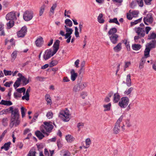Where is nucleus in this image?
Instances as JSON below:
<instances>
[{
	"label": "nucleus",
	"instance_id": "obj_1",
	"mask_svg": "<svg viewBox=\"0 0 156 156\" xmlns=\"http://www.w3.org/2000/svg\"><path fill=\"white\" fill-rule=\"evenodd\" d=\"M9 110L10 111V113L11 114L10 126L12 128L14 125L17 126L20 123V121L19 120L20 115L19 110L18 108H15L13 109L12 106L10 107L9 109Z\"/></svg>",
	"mask_w": 156,
	"mask_h": 156
},
{
	"label": "nucleus",
	"instance_id": "obj_2",
	"mask_svg": "<svg viewBox=\"0 0 156 156\" xmlns=\"http://www.w3.org/2000/svg\"><path fill=\"white\" fill-rule=\"evenodd\" d=\"M43 124L44 125L41 126V130L44 134L48 136L53 128V126L48 122H44Z\"/></svg>",
	"mask_w": 156,
	"mask_h": 156
},
{
	"label": "nucleus",
	"instance_id": "obj_3",
	"mask_svg": "<svg viewBox=\"0 0 156 156\" xmlns=\"http://www.w3.org/2000/svg\"><path fill=\"white\" fill-rule=\"evenodd\" d=\"M70 116L69 111L67 108L65 110H61L59 113V117L65 122H68L69 120Z\"/></svg>",
	"mask_w": 156,
	"mask_h": 156
},
{
	"label": "nucleus",
	"instance_id": "obj_4",
	"mask_svg": "<svg viewBox=\"0 0 156 156\" xmlns=\"http://www.w3.org/2000/svg\"><path fill=\"white\" fill-rule=\"evenodd\" d=\"M122 119L123 116H121L117 120L113 129V132L114 134H117L119 132L120 130V124Z\"/></svg>",
	"mask_w": 156,
	"mask_h": 156
},
{
	"label": "nucleus",
	"instance_id": "obj_5",
	"mask_svg": "<svg viewBox=\"0 0 156 156\" xmlns=\"http://www.w3.org/2000/svg\"><path fill=\"white\" fill-rule=\"evenodd\" d=\"M129 101V99L127 97L122 98L119 102V105L121 108H125L128 105Z\"/></svg>",
	"mask_w": 156,
	"mask_h": 156
},
{
	"label": "nucleus",
	"instance_id": "obj_6",
	"mask_svg": "<svg viewBox=\"0 0 156 156\" xmlns=\"http://www.w3.org/2000/svg\"><path fill=\"white\" fill-rule=\"evenodd\" d=\"M23 17L24 20L26 21L30 20L33 17L32 12L29 11H26L23 14Z\"/></svg>",
	"mask_w": 156,
	"mask_h": 156
},
{
	"label": "nucleus",
	"instance_id": "obj_7",
	"mask_svg": "<svg viewBox=\"0 0 156 156\" xmlns=\"http://www.w3.org/2000/svg\"><path fill=\"white\" fill-rule=\"evenodd\" d=\"M144 20L145 24L146 25H148L147 22L150 24L152 23L153 21L152 14L151 13L147 14L146 17L144 18Z\"/></svg>",
	"mask_w": 156,
	"mask_h": 156
},
{
	"label": "nucleus",
	"instance_id": "obj_8",
	"mask_svg": "<svg viewBox=\"0 0 156 156\" xmlns=\"http://www.w3.org/2000/svg\"><path fill=\"white\" fill-rule=\"evenodd\" d=\"M27 31V27L25 26L22 27L21 30L17 32V35L19 37H24Z\"/></svg>",
	"mask_w": 156,
	"mask_h": 156
},
{
	"label": "nucleus",
	"instance_id": "obj_9",
	"mask_svg": "<svg viewBox=\"0 0 156 156\" xmlns=\"http://www.w3.org/2000/svg\"><path fill=\"white\" fill-rule=\"evenodd\" d=\"M16 13L15 12L13 11L8 13L6 16V19L7 20H12L14 21L16 20Z\"/></svg>",
	"mask_w": 156,
	"mask_h": 156
},
{
	"label": "nucleus",
	"instance_id": "obj_10",
	"mask_svg": "<svg viewBox=\"0 0 156 156\" xmlns=\"http://www.w3.org/2000/svg\"><path fill=\"white\" fill-rule=\"evenodd\" d=\"M145 34V31L143 28L138 27L137 28V39L138 38L144 37Z\"/></svg>",
	"mask_w": 156,
	"mask_h": 156
},
{
	"label": "nucleus",
	"instance_id": "obj_11",
	"mask_svg": "<svg viewBox=\"0 0 156 156\" xmlns=\"http://www.w3.org/2000/svg\"><path fill=\"white\" fill-rule=\"evenodd\" d=\"M119 35L114 34L109 36V38L111 42L113 44H115L118 41Z\"/></svg>",
	"mask_w": 156,
	"mask_h": 156
},
{
	"label": "nucleus",
	"instance_id": "obj_12",
	"mask_svg": "<svg viewBox=\"0 0 156 156\" xmlns=\"http://www.w3.org/2000/svg\"><path fill=\"white\" fill-rule=\"evenodd\" d=\"M51 49L47 50L45 52L44 54L43 55V57L45 60H46L51 57Z\"/></svg>",
	"mask_w": 156,
	"mask_h": 156
},
{
	"label": "nucleus",
	"instance_id": "obj_13",
	"mask_svg": "<svg viewBox=\"0 0 156 156\" xmlns=\"http://www.w3.org/2000/svg\"><path fill=\"white\" fill-rule=\"evenodd\" d=\"M44 42L43 38L42 37H40L36 40L35 43L37 46L40 47L43 45Z\"/></svg>",
	"mask_w": 156,
	"mask_h": 156
},
{
	"label": "nucleus",
	"instance_id": "obj_14",
	"mask_svg": "<svg viewBox=\"0 0 156 156\" xmlns=\"http://www.w3.org/2000/svg\"><path fill=\"white\" fill-rule=\"evenodd\" d=\"M146 45L151 49L154 48L156 47V40H152L149 43H147Z\"/></svg>",
	"mask_w": 156,
	"mask_h": 156
},
{
	"label": "nucleus",
	"instance_id": "obj_15",
	"mask_svg": "<svg viewBox=\"0 0 156 156\" xmlns=\"http://www.w3.org/2000/svg\"><path fill=\"white\" fill-rule=\"evenodd\" d=\"M11 144V142H9L7 143H5L1 147V149H4L5 151H7L9 150V147H10Z\"/></svg>",
	"mask_w": 156,
	"mask_h": 156
},
{
	"label": "nucleus",
	"instance_id": "obj_16",
	"mask_svg": "<svg viewBox=\"0 0 156 156\" xmlns=\"http://www.w3.org/2000/svg\"><path fill=\"white\" fill-rule=\"evenodd\" d=\"M8 22L6 23L7 27V29H10L12 28L14 25V22L12 20H9Z\"/></svg>",
	"mask_w": 156,
	"mask_h": 156
},
{
	"label": "nucleus",
	"instance_id": "obj_17",
	"mask_svg": "<svg viewBox=\"0 0 156 156\" xmlns=\"http://www.w3.org/2000/svg\"><path fill=\"white\" fill-rule=\"evenodd\" d=\"M120 96L118 93H115L113 95V101L115 103L118 102L120 99Z\"/></svg>",
	"mask_w": 156,
	"mask_h": 156
},
{
	"label": "nucleus",
	"instance_id": "obj_18",
	"mask_svg": "<svg viewBox=\"0 0 156 156\" xmlns=\"http://www.w3.org/2000/svg\"><path fill=\"white\" fill-rule=\"evenodd\" d=\"M71 74V79L73 81L75 80L77 76V74L75 73L74 69H73L71 70L70 72Z\"/></svg>",
	"mask_w": 156,
	"mask_h": 156
},
{
	"label": "nucleus",
	"instance_id": "obj_19",
	"mask_svg": "<svg viewBox=\"0 0 156 156\" xmlns=\"http://www.w3.org/2000/svg\"><path fill=\"white\" fill-rule=\"evenodd\" d=\"M122 49V43H119L117 45L114 47V51L116 52L119 51Z\"/></svg>",
	"mask_w": 156,
	"mask_h": 156
},
{
	"label": "nucleus",
	"instance_id": "obj_20",
	"mask_svg": "<svg viewBox=\"0 0 156 156\" xmlns=\"http://www.w3.org/2000/svg\"><path fill=\"white\" fill-rule=\"evenodd\" d=\"M146 48L144 51V55L145 58L150 57V52L151 49L148 46H146Z\"/></svg>",
	"mask_w": 156,
	"mask_h": 156
},
{
	"label": "nucleus",
	"instance_id": "obj_21",
	"mask_svg": "<svg viewBox=\"0 0 156 156\" xmlns=\"http://www.w3.org/2000/svg\"><path fill=\"white\" fill-rule=\"evenodd\" d=\"M20 79V81H22L23 86H25L29 83L30 78L29 77L28 79H27V78L24 76L23 77L22 79Z\"/></svg>",
	"mask_w": 156,
	"mask_h": 156
},
{
	"label": "nucleus",
	"instance_id": "obj_22",
	"mask_svg": "<svg viewBox=\"0 0 156 156\" xmlns=\"http://www.w3.org/2000/svg\"><path fill=\"white\" fill-rule=\"evenodd\" d=\"M113 94V92L111 91L108 94V96L104 99V101L106 102H108L110 101V98L112 97Z\"/></svg>",
	"mask_w": 156,
	"mask_h": 156
},
{
	"label": "nucleus",
	"instance_id": "obj_23",
	"mask_svg": "<svg viewBox=\"0 0 156 156\" xmlns=\"http://www.w3.org/2000/svg\"><path fill=\"white\" fill-rule=\"evenodd\" d=\"M4 25L2 23H0V31L1 32L0 35L1 36H4L5 35V33L4 30Z\"/></svg>",
	"mask_w": 156,
	"mask_h": 156
},
{
	"label": "nucleus",
	"instance_id": "obj_24",
	"mask_svg": "<svg viewBox=\"0 0 156 156\" xmlns=\"http://www.w3.org/2000/svg\"><path fill=\"white\" fill-rule=\"evenodd\" d=\"M36 136L40 139H42L44 137V136L39 131L37 130L35 133Z\"/></svg>",
	"mask_w": 156,
	"mask_h": 156
},
{
	"label": "nucleus",
	"instance_id": "obj_25",
	"mask_svg": "<svg viewBox=\"0 0 156 156\" xmlns=\"http://www.w3.org/2000/svg\"><path fill=\"white\" fill-rule=\"evenodd\" d=\"M130 77L131 76L130 74L127 75L126 77V84L127 86L128 87L130 86L131 85Z\"/></svg>",
	"mask_w": 156,
	"mask_h": 156
},
{
	"label": "nucleus",
	"instance_id": "obj_26",
	"mask_svg": "<svg viewBox=\"0 0 156 156\" xmlns=\"http://www.w3.org/2000/svg\"><path fill=\"white\" fill-rule=\"evenodd\" d=\"M85 143L86 145L85 146H83V147L84 148L86 149L90 147V145L91 143L90 139L89 138H87L85 140Z\"/></svg>",
	"mask_w": 156,
	"mask_h": 156
},
{
	"label": "nucleus",
	"instance_id": "obj_27",
	"mask_svg": "<svg viewBox=\"0 0 156 156\" xmlns=\"http://www.w3.org/2000/svg\"><path fill=\"white\" fill-rule=\"evenodd\" d=\"M117 29L115 27L111 29L108 32V34L109 36L116 34L115 33L117 32Z\"/></svg>",
	"mask_w": 156,
	"mask_h": 156
},
{
	"label": "nucleus",
	"instance_id": "obj_28",
	"mask_svg": "<svg viewBox=\"0 0 156 156\" xmlns=\"http://www.w3.org/2000/svg\"><path fill=\"white\" fill-rule=\"evenodd\" d=\"M60 42V41L58 40H57L55 41L53 45L54 49L58 50L59 49Z\"/></svg>",
	"mask_w": 156,
	"mask_h": 156
},
{
	"label": "nucleus",
	"instance_id": "obj_29",
	"mask_svg": "<svg viewBox=\"0 0 156 156\" xmlns=\"http://www.w3.org/2000/svg\"><path fill=\"white\" fill-rule=\"evenodd\" d=\"M66 138L67 141L70 143L72 142L74 139V138L73 136L69 135H68L66 136Z\"/></svg>",
	"mask_w": 156,
	"mask_h": 156
},
{
	"label": "nucleus",
	"instance_id": "obj_30",
	"mask_svg": "<svg viewBox=\"0 0 156 156\" xmlns=\"http://www.w3.org/2000/svg\"><path fill=\"white\" fill-rule=\"evenodd\" d=\"M103 16L102 14L100 13L98 17V21L100 23H103L105 22L104 20L102 18Z\"/></svg>",
	"mask_w": 156,
	"mask_h": 156
},
{
	"label": "nucleus",
	"instance_id": "obj_31",
	"mask_svg": "<svg viewBox=\"0 0 156 156\" xmlns=\"http://www.w3.org/2000/svg\"><path fill=\"white\" fill-rule=\"evenodd\" d=\"M20 84V78H17V80L14 83L13 86L15 89H16L18 87Z\"/></svg>",
	"mask_w": 156,
	"mask_h": 156
},
{
	"label": "nucleus",
	"instance_id": "obj_32",
	"mask_svg": "<svg viewBox=\"0 0 156 156\" xmlns=\"http://www.w3.org/2000/svg\"><path fill=\"white\" fill-rule=\"evenodd\" d=\"M65 23L67 27L69 26V27H71L72 26L73 23L72 21L69 19H66L65 21Z\"/></svg>",
	"mask_w": 156,
	"mask_h": 156
},
{
	"label": "nucleus",
	"instance_id": "obj_33",
	"mask_svg": "<svg viewBox=\"0 0 156 156\" xmlns=\"http://www.w3.org/2000/svg\"><path fill=\"white\" fill-rule=\"evenodd\" d=\"M111 104L110 103H108L107 105H104L103 106L105 108L104 110V112L109 111L110 110Z\"/></svg>",
	"mask_w": 156,
	"mask_h": 156
},
{
	"label": "nucleus",
	"instance_id": "obj_34",
	"mask_svg": "<svg viewBox=\"0 0 156 156\" xmlns=\"http://www.w3.org/2000/svg\"><path fill=\"white\" fill-rule=\"evenodd\" d=\"M80 90H81L78 83L75 85L73 89V91L75 92H78Z\"/></svg>",
	"mask_w": 156,
	"mask_h": 156
},
{
	"label": "nucleus",
	"instance_id": "obj_35",
	"mask_svg": "<svg viewBox=\"0 0 156 156\" xmlns=\"http://www.w3.org/2000/svg\"><path fill=\"white\" fill-rule=\"evenodd\" d=\"M156 38V34L154 33H152L150 35H148L147 39L148 40L155 39Z\"/></svg>",
	"mask_w": 156,
	"mask_h": 156
},
{
	"label": "nucleus",
	"instance_id": "obj_36",
	"mask_svg": "<svg viewBox=\"0 0 156 156\" xmlns=\"http://www.w3.org/2000/svg\"><path fill=\"white\" fill-rule=\"evenodd\" d=\"M17 55V51H14L12 54L11 56L12 57L11 60L14 61L16 58Z\"/></svg>",
	"mask_w": 156,
	"mask_h": 156
},
{
	"label": "nucleus",
	"instance_id": "obj_37",
	"mask_svg": "<svg viewBox=\"0 0 156 156\" xmlns=\"http://www.w3.org/2000/svg\"><path fill=\"white\" fill-rule=\"evenodd\" d=\"M16 91L17 92H18L21 94L22 93H23V94H24L25 93L26 89L25 87H23L21 88L17 89L16 90Z\"/></svg>",
	"mask_w": 156,
	"mask_h": 156
},
{
	"label": "nucleus",
	"instance_id": "obj_38",
	"mask_svg": "<svg viewBox=\"0 0 156 156\" xmlns=\"http://www.w3.org/2000/svg\"><path fill=\"white\" fill-rule=\"evenodd\" d=\"M124 64V71H126V69L128 68L131 65V63L130 61H125Z\"/></svg>",
	"mask_w": 156,
	"mask_h": 156
},
{
	"label": "nucleus",
	"instance_id": "obj_39",
	"mask_svg": "<svg viewBox=\"0 0 156 156\" xmlns=\"http://www.w3.org/2000/svg\"><path fill=\"white\" fill-rule=\"evenodd\" d=\"M81 90L85 88L87 86V84L86 82L80 83H78Z\"/></svg>",
	"mask_w": 156,
	"mask_h": 156
},
{
	"label": "nucleus",
	"instance_id": "obj_40",
	"mask_svg": "<svg viewBox=\"0 0 156 156\" xmlns=\"http://www.w3.org/2000/svg\"><path fill=\"white\" fill-rule=\"evenodd\" d=\"M109 22L110 23H115L118 25H119V23L117 19L116 18H114L113 19H110L109 20Z\"/></svg>",
	"mask_w": 156,
	"mask_h": 156
},
{
	"label": "nucleus",
	"instance_id": "obj_41",
	"mask_svg": "<svg viewBox=\"0 0 156 156\" xmlns=\"http://www.w3.org/2000/svg\"><path fill=\"white\" fill-rule=\"evenodd\" d=\"M65 28L66 33L72 34L73 30L71 28H68L66 26H65Z\"/></svg>",
	"mask_w": 156,
	"mask_h": 156
},
{
	"label": "nucleus",
	"instance_id": "obj_42",
	"mask_svg": "<svg viewBox=\"0 0 156 156\" xmlns=\"http://www.w3.org/2000/svg\"><path fill=\"white\" fill-rule=\"evenodd\" d=\"M61 152L63 153V156H70V153L68 150H63L61 151Z\"/></svg>",
	"mask_w": 156,
	"mask_h": 156
},
{
	"label": "nucleus",
	"instance_id": "obj_43",
	"mask_svg": "<svg viewBox=\"0 0 156 156\" xmlns=\"http://www.w3.org/2000/svg\"><path fill=\"white\" fill-rule=\"evenodd\" d=\"M45 5H43L41 7L39 14L40 16H41L43 14L45 9Z\"/></svg>",
	"mask_w": 156,
	"mask_h": 156
},
{
	"label": "nucleus",
	"instance_id": "obj_44",
	"mask_svg": "<svg viewBox=\"0 0 156 156\" xmlns=\"http://www.w3.org/2000/svg\"><path fill=\"white\" fill-rule=\"evenodd\" d=\"M136 5V0H134L130 4V6L132 9H134L135 8Z\"/></svg>",
	"mask_w": 156,
	"mask_h": 156
},
{
	"label": "nucleus",
	"instance_id": "obj_45",
	"mask_svg": "<svg viewBox=\"0 0 156 156\" xmlns=\"http://www.w3.org/2000/svg\"><path fill=\"white\" fill-rule=\"evenodd\" d=\"M36 152L33 149H31L27 154V156H35Z\"/></svg>",
	"mask_w": 156,
	"mask_h": 156
},
{
	"label": "nucleus",
	"instance_id": "obj_46",
	"mask_svg": "<svg viewBox=\"0 0 156 156\" xmlns=\"http://www.w3.org/2000/svg\"><path fill=\"white\" fill-rule=\"evenodd\" d=\"M57 5L56 3L53 4L50 9V12L53 14L54 13V10L57 7Z\"/></svg>",
	"mask_w": 156,
	"mask_h": 156
},
{
	"label": "nucleus",
	"instance_id": "obj_47",
	"mask_svg": "<svg viewBox=\"0 0 156 156\" xmlns=\"http://www.w3.org/2000/svg\"><path fill=\"white\" fill-rule=\"evenodd\" d=\"M45 98L47 102V104H51V100L50 98V97L49 95L47 94L45 95Z\"/></svg>",
	"mask_w": 156,
	"mask_h": 156
},
{
	"label": "nucleus",
	"instance_id": "obj_48",
	"mask_svg": "<svg viewBox=\"0 0 156 156\" xmlns=\"http://www.w3.org/2000/svg\"><path fill=\"white\" fill-rule=\"evenodd\" d=\"M53 116V113L52 112H49L47 113L46 114L47 117L49 119H51Z\"/></svg>",
	"mask_w": 156,
	"mask_h": 156
},
{
	"label": "nucleus",
	"instance_id": "obj_49",
	"mask_svg": "<svg viewBox=\"0 0 156 156\" xmlns=\"http://www.w3.org/2000/svg\"><path fill=\"white\" fill-rule=\"evenodd\" d=\"M58 63V62L57 61L55 60L52 61L50 63H49V66L50 67H52L54 66L55 65H56Z\"/></svg>",
	"mask_w": 156,
	"mask_h": 156
},
{
	"label": "nucleus",
	"instance_id": "obj_50",
	"mask_svg": "<svg viewBox=\"0 0 156 156\" xmlns=\"http://www.w3.org/2000/svg\"><path fill=\"white\" fill-rule=\"evenodd\" d=\"M84 126V124L82 122H79L77 124V127L78 128V131L80 130Z\"/></svg>",
	"mask_w": 156,
	"mask_h": 156
},
{
	"label": "nucleus",
	"instance_id": "obj_51",
	"mask_svg": "<svg viewBox=\"0 0 156 156\" xmlns=\"http://www.w3.org/2000/svg\"><path fill=\"white\" fill-rule=\"evenodd\" d=\"M21 94L18 92H17L14 93V96L15 98H20L21 97Z\"/></svg>",
	"mask_w": 156,
	"mask_h": 156
},
{
	"label": "nucleus",
	"instance_id": "obj_52",
	"mask_svg": "<svg viewBox=\"0 0 156 156\" xmlns=\"http://www.w3.org/2000/svg\"><path fill=\"white\" fill-rule=\"evenodd\" d=\"M3 72L5 75L6 76L11 75L12 73L11 71L6 70L5 69L3 70Z\"/></svg>",
	"mask_w": 156,
	"mask_h": 156
},
{
	"label": "nucleus",
	"instance_id": "obj_53",
	"mask_svg": "<svg viewBox=\"0 0 156 156\" xmlns=\"http://www.w3.org/2000/svg\"><path fill=\"white\" fill-rule=\"evenodd\" d=\"M133 90V88L130 87L128 90H126L124 92V93L125 94L128 95Z\"/></svg>",
	"mask_w": 156,
	"mask_h": 156
},
{
	"label": "nucleus",
	"instance_id": "obj_54",
	"mask_svg": "<svg viewBox=\"0 0 156 156\" xmlns=\"http://www.w3.org/2000/svg\"><path fill=\"white\" fill-rule=\"evenodd\" d=\"M29 95L25 94V95L22 96V99L23 100L25 99L26 101H28L29 100Z\"/></svg>",
	"mask_w": 156,
	"mask_h": 156
},
{
	"label": "nucleus",
	"instance_id": "obj_55",
	"mask_svg": "<svg viewBox=\"0 0 156 156\" xmlns=\"http://www.w3.org/2000/svg\"><path fill=\"white\" fill-rule=\"evenodd\" d=\"M124 44L126 45V47L127 48V50L128 51H129L130 50V47L129 42H127V40H126L125 42H124Z\"/></svg>",
	"mask_w": 156,
	"mask_h": 156
},
{
	"label": "nucleus",
	"instance_id": "obj_56",
	"mask_svg": "<svg viewBox=\"0 0 156 156\" xmlns=\"http://www.w3.org/2000/svg\"><path fill=\"white\" fill-rule=\"evenodd\" d=\"M137 3L138 4L139 6L142 7L144 5L143 0H137Z\"/></svg>",
	"mask_w": 156,
	"mask_h": 156
},
{
	"label": "nucleus",
	"instance_id": "obj_57",
	"mask_svg": "<svg viewBox=\"0 0 156 156\" xmlns=\"http://www.w3.org/2000/svg\"><path fill=\"white\" fill-rule=\"evenodd\" d=\"M129 13H131L133 17H136V11L135 10L131 12V10L129 11Z\"/></svg>",
	"mask_w": 156,
	"mask_h": 156
},
{
	"label": "nucleus",
	"instance_id": "obj_58",
	"mask_svg": "<svg viewBox=\"0 0 156 156\" xmlns=\"http://www.w3.org/2000/svg\"><path fill=\"white\" fill-rule=\"evenodd\" d=\"M21 109L22 116L23 118L25 116V112L24 111L25 109L23 107H22Z\"/></svg>",
	"mask_w": 156,
	"mask_h": 156
},
{
	"label": "nucleus",
	"instance_id": "obj_59",
	"mask_svg": "<svg viewBox=\"0 0 156 156\" xmlns=\"http://www.w3.org/2000/svg\"><path fill=\"white\" fill-rule=\"evenodd\" d=\"M133 17L131 13H127V18L129 20H131L132 19Z\"/></svg>",
	"mask_w": 156,
	"mask_h": 156
},
{
	"label": "nucleus",
	"instance_id": "obj_60",
	"mask_svg": "<svg viewBox=\"0 0 156 156\" xmlns=\"http://www.w3.org/2000/svg\"><path fill=\"white\" fill-rule=\"evenodd\" d=\"M57 144L58 148H60L62 147V144L60 141L59 140L57 141Z\"/></svg>",
	"mask_w": 156,
	"mask_h": 156
},
{
	"label": "nucleus",
	"instance_id": "obj_61",
	"mask_svg": "<svg viewBox=\"0 0 156 156\" xmlns=\"http://www.w3.org/2000/svg\"><path fill=\"white\" fill-rule=\"evenodd\" d=\"M7 120H8L7 118H4L2 119V122L4 125L5 126L6 125Z\"/></svg>",
	"mask_w": 156,
	"mask_h": 156
},
{
	"label": "nucleus",
	"instance_id": "obj_62",
	"mask_svg": "<svg viewBox=\"0 0 156 156\" xmlns=\"http://www.w3.org/2000/svg\"><path fill=\"white\" fill-rule=\"evenodd\" d=\"M145 3L147 5H150L151 4V2L152 0H144Z\"/></svg>",
	"mask_w": 156,
	"mask_h": 156
},
{
	"label": "nucleus",
	"instance_id": "obj_63",
	"mask_svg": "<svg viewBox=\"0 0 156 156\" xmlns=\"http://www.w3.org/2000/svg\"><path fill=\"white\" fill-rule=\"evenodd\" d=\"M70 34L66 33V34H65V39H67L68 38H71V34Z\"/></svg>",
	"mask_w": 156,
	"mask_h": 156
},
{
	"label": "nucleus",
	"instance_id": "obj_64",
	"mask_svg": "<svg viewBox=\"0 0 156 156\" xmlns=\"http://www.w3.org/2000/svg\"><path fill=\"white\" fill-rule=\"evenodd\" d=\"M151 30V28L149 27H147L145 28V30L147 34L148 33L149 31Z\"/></svg>",
	"mask_w": 156,
	"mask_h": 156
}]
</instances>
